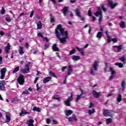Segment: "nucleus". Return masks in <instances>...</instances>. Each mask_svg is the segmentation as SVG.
<instances>
[{
    "label": "nucleus",
    "instance_id": "obj_1",
    "mask_svg": "<svg viewBox=\"0 0 126 126\" xmlns=\"http://www.w3.org/2000/svg\"><path fill=\"white\" fill-rule=\"evenodd\" d=\"M55 34L61 43L62 44L66 43V39L68 38V32L64 31V29L63 28L62 25H59L57 26V28L55 29Z\"/></svg>",
    "mask_w": 126,
    "mask_h": 126
},
{
    "label": "nucleus",
    "instance_id": "obj_2",
    "mask_svg": "<svg viewBox=\"0 0 126 126\" xmlns=\"http://www.w3.org/2000/svg\"><path fill=\"white\" fill-rule=\"evenodd\" d=\"M95 16H98L99 19L98 21L99 23H101L102 21V18H103V16H102V11H101V8L100 7H97V11L94 13Z\"/></svg>",
    "mask_w": 126,
    "mask_h": 126
},
{
    "label": "nucleus",
    "instance_id": "obj_3",
    "mask_svg": "<svg viewBox=\"0 0 126 126\" xmlns=\"http://www.w3.org/2000/svg\"><path fill=\"white\" fill-rule=\"evenodd\" d=\"M17 81L20 85H24L25 82L24 76L23 75H20L17 79Z\"/></svg>",
    "mask_w": 126,
    "mask_h": 126
},
{
    "label": "nucleus",
    "instance_id": "obj_4",
    "mask_svg": "<svg viewBox=\"0 0 126 126\" xmlns=\"http://www.w3.org/2000/svg\"><path fill=\"white\" fill-rule=\"evenodd\" d=\"M6 72V68L4 67L0 70V79H3L5 76V73Z\"/></svg>",
    "mask_w": 126,
    "mask_h": 126
},
{
    "label": "nucleus",
    "instance_id": "obj_5",
    "mask_svg": "<svg viewBox=\"0 0 126 126\" xmlns=\"http://www.w3.org/2000/svg\"><path fill=\"white\" fill-rule=\"evenodd\" d=\"M108 4H109L112 9H114L115 6L118 5V3H114V1L112 0H108Z\"/></svg>",
    "mask_w": 126,
    "mask_h": 126
},
{
    "label": "nucleus",
    "instance_id": "obj_6",
    "mask_svg": "<svg viewBox=\"0 0 126 126\" xmlns=\"http://www.w3.org/2000/svg\"><path fill=\"white\" fill-rule=\"evenodd\" d=\"M113 111L112 110H105L103 112V115L105 117H107V116H110V117H112V112Z\"/></svg>",
    "mask_w": 126,
    "mask_h": 126
},
{
    "label": "nucleus",
    "instance_id": "obj_7",
    "mask_svg": "<svg viewBox=\"0 0 126 126\" xmlns=\"http://www.w3.org/2000/svg\"><path fill=\"white\" fill-rule=\"evenodd\" d=\"M4 85H5V81L4 80L0 81V90H4Z\"/></svg>",
    "mask_w": 126,
    "mask_h": 126
},
{
    "label": "nucleus",
    "instance_id": "obj_8",
    "mask_svg": "<svg viewBox=\"0 0 126 126\" xmlns=\"http://www.w3.org/2000/svg\"><path fill=\"white\" fill-rule=\"evenodd\" d=\"M68 120L69 122H72V121H77V118H76V116L74 114H73L71 117H69Z\"/></svg>",
    "mask_w": 126,
    "mask_h": 126
},
{
    "label": "nucleus",
    "instance_id": "obj_9",
    "mask_svg": "<svg viewBox=\"0 0 126 126\" xmlns=\"http://www.w3.org/2000/svg\"><path fill=\"white\" fill-rule=\"evenodd\" d=\"M34 121L33 119H30L27 121V124L29 126H34Z\"/></svg>",
    "mask_w": 126,
    "mask_h": 126
},
{
    "label": "nucleus",
    "instance_id": "obj_10",
    "mask_svg": "<svg viewBox=\"0 0 126 126\" xmlns=\"http://www.w3.org/2000/svg\"><path fill=\"white\" fill-rule=\"evenodd\" d=\"M63 13L64 16H66V14L68 13V7L65 6L63 9Z\"/></svg>",
    "mask_w": 126,
    "mask_h": 126
},
{
    "label": "nucleus",
    "instance_id": "obj_11",
    "mask_svg": "<svg viewBox=\"0 0 126 126\" xmlns=\"http://www.w3.org/2000/svg\"><path fill=\"white\" fill-rule=\"evenodd\" d=\"M72 73V65H69L68 67L67 75H70Z\"/></svg>",
    "mask_w": 126,
    "mask_h": 126
},
{
    "label": "nucleus",
    "instance_id": "obj_12",
    "mask_svg": "<svg viewBox=\"0 0 126 126\" xmlns=\"http://www.w3.org/2000/svg\"><path fill=\"white\" fill-rule=\"evenodd\" d=\"M73 113V111L71 110H65V114L67 117H69V116H70Z\"/></svg>",
    "mask_w": 126,
    "mask_h": 126
},
{
    "label": "nucleus",
    "instance_id": "obj_13",
    "mask_svg": "<svg viewBox=\"0 0 126 126\" xmlns=\"http://www.w3.org/2000/svg\"><path fill=\"white\" fill-rule=\"evenodd\" d=\"M93 94L94 97H95V98H99V96H100V93H97L95 91H93Z\"/></svg>",
    "mask_w": 126,
    "mask_h": 126
},
{
    "label": "nucleus",
    "instance_id": "obj_14",
    "mask_svg": "<svg viewBox=\"0 0 126 126\" xmlns=\"http://www.w3.org/2000/svg\"><path fill=\"white\" fill-rule=\"evenodd\" d=\"M121 86H122V89H121L122 91H125L126 89V81L124 80L122 81Z\"/></svg>",
    "mask_w": 126,
    "mask_h": 126
},
{
    "label": "nucleus",
    "instance_id": "obj_15",
    "mask_svg": "<svg viewBox=\"0 0 126 126\" xmlns=\"http://www.w3.org/2000/svg\"><path fill=\"white\" fill-rule=\"evenodd\" d=\"M110 70L111 75H116L117 74V72H116V70L114 69V67H110Z\"/></svg>",
    "mask_w": 126,
    "mask_h": 126
},
{
    "label": "nucleus",
    "instance_id": "obj_16",
    "mask_svg": "<svg viewBox=\"0 0 126 126\" xmlns=\"http://www.w3.org/2000/svg\"><path fill=\"white\" fill-rule=\"evenodd\" d=\"M52 78H51V77H46L44 78L43 80V83H47V82H49V81H51V80Z\"/></svg>",
    "mask_w": 126,
    "mask_h": 126
},
{
    "label": "nucleus",
    "instance_id": "obj_17",
    "mask_svg": "<svg viewBox=\"0 0 126 126\" xmlns=\"http://www.w3.org/2000/svg\"><path fill=\"white\" fill-rule=\"evenodd\" d=\"M18 52H19V54H20V55H22L24 54V51L23 50V47H22V46L19 47Z\"/></svg>",
    "mask_w": 126,
    "mask_h": 126
},
{
    "label": "nucleus",
    "instance_id": "obj_18",
    "mask_svg": "<svg viewBox=\"0 0 126 126\" xmlns=\"http://www.w3.org/2000/svg\"><path fill=\"white\" fill-rule=\"evenodd\" d=\"M99 63V62L95 61L93 64V68L94 70H97V67H98V64Z\"/></svg>",
    "mask_w": 126,
    "mask_h": 126
},
{
    "label": "nucleus",
    "instance_id": "obj_19",
    "mask_svg": "<svg viewBox=\"0 0 126 126\" xmlns=\"http://www.w3.org/2000/svg\"><path fill=\"white\" fill-rule=\"evenodd\" d=\"M52 50H53V51L54 52H59V48H58V47L57 46V44H54L53 46H52Z\"/></svg>",
    "mask_w": 126,
    "mask_h": 126
},
{
    "label": "nucleus",
    "instance_id": "obj_20",
    "mask_svg": "<svg viewBox=\"0 0 126 126\" xmlns=\"http://www.w3.org/2000/svg\"><path fill=\"white\" fill-rule=\"evenodd\" d=\"M73 61H77L80 60V56L74 55L72 57Z\"/></svg>",
    "mask_w": 126,
    "mask_h": 126
},
{
    "label": "nucleus",
    "instance_id": "obj_21",
    "mask_svg": "<svg viewBox=\"0 0 126 126\" xmlns=\"http://www.w3.org/2000/svg\"><path fill=\"white\" fill-rule=\"evenodd\" d=\"M117 102L118 103H121L122 101H123V97L122 96V94H118L117 96Z\"/></svg>",
    "mask_w": 126,
    "mask_h": 126
},
{
    "label": "nucleus",
    "instance_id": "obj_22",
    "mask_svg": "<svg viewBox=\"0 0 126 126\" xmlns=\"http://www.w3.org/2000/svg\"><path fill=\"white\" fill-rule=\"evenodd\" d=\"M75 12L76 13V15L78 16V17H81V13H80V10L77 8L75 10Z\"/></svg>",
    "mask_w": 126,
    "mask_h": 126
},
{
    "label": "nucleus",
    "instance_id": "obj_23",
    "mask_svg": "<svg viewBox=\"0 0 126 126\" xmlns=\"http://www.w3.org/2000/svg\"><path fill=\"white\" fill-rule=\"evenodd\" d=\"M21 72L22 73L25 74V73H28L30 70L29 69H21L20 70Z\"/></svg>",
    "mask_w": 126,
    "mask_h": 126
},
{
    "label": "nucleus",
    "instance_id": "obj_24",
    "mask_svg": "<svg viewBox=\"0 0 126 126\" xmlns=\"http://www.w3.org/2000/svg\"><path fill=\"white\" fill-rule=\"evenodd\" d=\"M37 29H42V23H41V21H38L37 23Z\"/></svg>",
    "mask_w": 126,
    "mask_h": 126
},
{
    "label": "nucleus",
    "instance_id": "obj_25",
    "mask_svg": "<svg viewBox=\"0 0 126 126\" xmlns=\"http://www.w3.org/2000/svg\"><path fill=\"white\" fill-rule=\"evenodd\" d=\"M9 50H10V47L9 46V43H8L6 46L5 47V52H6V53L7 54Z\"/></svg>",
    "mask_w": 126,
    "mask_h": 126
},
{
    "label": "nucleus",
    "instance_id": "obj_26",
    "mask_svg": "<svg viewBox=\"0 0 126 126\" xmlns=\"http://www.w3.org/2000/svg\"><path fill=\"white\" fill-rule=\"evenodd\" d=\"M49 73L50 76H52V77H55V78H58V76L56 75V74L54 72L52 71H50Z\"/></svg>",
    "mask_w": 126,
    "mask_h": 126
},
{
    "label": "nucleus",
    "instance_id": "obj_27",
    "mask_svg": "<svg viewBox=\"0 0 126 126\" xmlns=\"http://www.w3.org/2000/svg\"><path fill=\"white\" fill-rule=\"evenodd\" d=\"M6 17L5 18L6 21L7 22H10L11 21V19L10 18V17L9 16V15H6Z\"/></svg>",
    "mask_w": 126,
    "mask_h": 126
},
{
    "label": "nucleus",
    "instance_id": "obj_28",
    "mask_svg": "<svg viewBox=\"0 0 126 126\" xmlns=\"http://www.w3.org/2000/svg\"><path fill=\"white\" fill-rule=\"evenodd\" d=\"M102 36H103V34H102V32H98L96 34V37L98 38L99 39H101Z\"/></svg>",
    "mask_w": 126,
    "mask_h": 126
},
{
    "label": "nucleus",
    "instance_id": "obj_29",
    "mask_svg": "<svg viewBox=\"0 0 126 126\" xmlns=\"http://www.w3.org/2000/svg\"><path fill=\"white\" fill-rule=\"evenodd\" d=\"M114 48H117V52H121L122 50V45H119V46H114Z\"/></svg>",
    "mask_w": 126,
    "mask_h": 126
},
{
    "label": "nucleus",
    "instance_id": "obj_30",
    "mask_svg": "<svg viewBox=\"0 0 126 126\" xmlns=\"http://www.w3.org/2000/svg\"><path fill=\"white\" fill-rule=\"evenodd\" d=\"M10 116L8 115H6V123H9V122H10Z\"/></svg>",
    "mask_w": 126,
    "mask_h": 126
},
{
    "label": "nucleus",
    "instance_id": "obj_31",
    "mask_svg": "<svg viewBox=\"0 0 126 126\" xmlns=\"http://www.w3.org/2000/svg\"><path fill=\"white\" fill-rule=\"evenodd\" d=\"M115 64L117 66H119V67H120L121 68H122V67H124V64H123V63H116Z\"/></svg>",
    "mask_w": 126,
    "mask_h": 126
},
{
    "label": "nucleus",
    "instance_id": "obj_32",
    "mask_svg": "<svg viewBox=\"0 0 126 126\" xmlns=\"http://www.w3.org/2000/svg\"><path fill=\"white\" fill-rule=\"evenodd\" d=\"M119 60L120 61H121L123 63H126V58H125V56H123L119 59Z\"/></svg>",
    "mask_w": 126,
    "mask_h": 126
},
{
    "label": "nucleus",
    "instance_id": "obj_33",
    "mask_svg": "<svg viewBox=\"0 0 126 126\" xmlns=\"http://www.w3.org/2000/svg\"><path fill=\"white\" fill-rule=\"evenodd\" d=\"M64 102L66 106H68V107L70 106V101H69V100H65Z\"/></svg>",
    "mask_w": 126,
    "mask_h": 126
},
{
    "label": "nucleus",
    "instance_id": "obj_34",
    "mask_svg": "<svg viewBox=\"0 0 126 126\" xmlns=\"http://www.w3.org/2000/svg\"><path fill=\"white\" fill-rule=\"evenodd\" d=\"M82 95H83V94H81L80 95H78L77 96V98H76V102L77 103L78 102L79 100H80V98H81V96H82Z\"/></svg>",
    "mask_w": 126,
    "mask_h": 126
},
{
    "label": "nucleus",
    "instance_id": "obj_35",
    "mask_svg": "<svg viewBox=\"0 0 126 126\" xmlns=\"http://www.w3.org/2000/svg\"><path fill=\"white\" fill-rule=\"evenodd\" d=\"M27 114H29V112H27L26 111H22L21 112H20L19 113V116H20V117H22V116H23V115H27Z\"/></svg>",
    "mask_w": 126,
    "mask_h": 126
},
{
    "label": "nucleus",
    "instance_id": "obj_36",
    "mask_svg": "<svg viewBox=\"0 0 126 126\" xmlns=\"http://www.w3.org/2000/svg\"><path fill=\"white\" fill-rule=\"evenodd\" d=\"M88 112L90 115H92V114H94V113H95V110L94 109H90Z\"/></svg>",
    "mask_w": 126,
    "mask_h": 126
},
{
    "label": "nucleus",
    "instance_id": "obj_37",
    "mask_svg": "<svg viewBox=\"0 0 126 126\" xmlns=\"http://www.w3.org/2000/svg\"><path fill=\"white\" fill-rule=\"evenodd\" d=\"M106 125H108L109 124H111L112 122V120L111 118H108L106 119Z\"/></svg>",
    "mask_w": 126,
    "mask_h": 126
},
{
    "label": "nucleus",
    "instance_id": "obj_38",
    "mask_svg": "<svg viewBox=\"0 0 126 126\" xmlns=\"http://www.w3.org/2000/svg\"><path fill=\"white\" fill-rule=\"evenodd\" d=\"M125 26H126V24L125 22L124 21H121V22L120 23V27L121 28H124Z\"/></svg>",
    "mask_w": 126,
    "mask_h": 126
},
{
    "label": "nucleus",
    "instance_id": "obj_39",
    "mask_svg": "<svg viewBox=\"0 0 126 126\" xmlns=\"http://www.w3.org/2000/svg\"><path fill=\"white\" fill-rule=\"evenodd\" d=\"M67 100L69 102H70L71 101H72V100H73V94H72V93H71V95L70 97H68Z\"/></svg>",
    "mask_w": 126,
    "mask_h": 126
},
{
    "label": "nucleus",
    "instance_id": "obj_40",
    "mask_svg": "<svg viewBox=\"0 0 126 126\" xmlns=\"http://www.w3.org/2000/svg\"><path fill=\"white\" fill-rule=\"evenodd\" d=\"M11 101L12 103H17L19 101V100L17 98H15L13 100H12Z\"/></svg>",
    "mask_w": 126,
    "mask_h": 126
},
{
    "label": "nucleus",
    "instance_id": "obj_41",
    "mask_svg": "<svg viewBox=\"0 0 126 126\" xmlns=\"http://www.w3.org/2000/svg\"><path fill=\"white\" fill-rule=\"evenodd\" d=\"M18 70H19V66L16 67V68L13 71V72L14 73H16V72H18Z\"/></svg>",
    "mask_w": 126,
    "mask_h": 126
},
{
    "label": "nucleus",
    "instance_id": "obj_42",
    "mask_svg": "<svg viewBox=\"0 0 126 126\" xmlns=\"http://www.w3.org/2000/svg\"><path fill=\"white\" fill-rule=\"evenodd\" d=\"M32 110L33 111H35L36 112H40V109L39 107H34L33 108Z\"/></svg>",
    "mask_w": 126,
    "mask_h": 126
},
{
    "label": "nucleus",
    "instance_id": "obj_43",
    "mask_svg": "<svg viewBox=\"0 0 126 126\" xmlns=\"http://www.w3.org/2000/svg\"><path fill=\"white\" fill-rule=\"evenodd\" d=\"M88 15L89 16H92V10L91 8H90L88 11Z\"/></svg>",
    "mask_w": 126,
    "mask_h": 126
},
{
    "label": "nucleus",
    "instance_id": "obj_44",
    "mask_svg": "<svg viewBox=\"0 0 126 126\" xmlns=\"http://www.w3.org/2000/svg\"><path fill=\"white\" fill-rule=\"evenodd\" d=\"M75 54V49H72L70 51L69 55L70 56H71V55H73Z\"/></svg>",
    "mask_w": 126,
    "mask_h": 126
},
{
    "label": "nucleus",
    "instance_id": "obj_45",
    "mask_svg": "<svg viewBox=\"0 0 126 126\" xmlns=\"http://www.w3.org/2000/svg\"><path fill=\"white\" fill-rule=\"evenodd\" d=\"M5 12V10L4 9V8H3V7H2L1 8V11H0V13H1V14H2V15H3V14H4Z\"/></svg>",
    "mask_w": 126,
    "mask_h": 126
},
{
    "label": "nucleus",
    "instance_id": "obj_46",
    "mask_svg": "<svg viewBox=\"0 0 126 126\" xmlns=\"http://www.w3.org/2000/svg\"><path fill=\"white\" fill-rule=\"evenodd\" d=\"M29 94V92L27 90L26 91H23L22 93V95H24L25 94Z\"/></svg>",
    "mask_w": 126,
    "mask_h": 126
},
{
    "label": "nucleus",
    "instance_id": "obj_47",
    "mask_svg": "<svg viewBox=\"0 0 126 126\" xmlns=\"http://www.w3.org/2000/svg\"><path fill=\"white\" fill-rule=\"evenodd\" d=\"M116 75H112L109 77V80H113L115 78Z\"/></svg>",
    "mask_w": 126,
    "mask_h": 126
},
{
    "label": "nucleus",
    "instance_id": "obj_48",
    "mask_svg": "<svg viewBox=\"0 0 126 126\" xmlns=\"http://www.w3.org/2000/svg\"><path fill=\"white\" fill-rule=\"evenodd\" d=\"M29 63H27L25 64V67L26 69H29Z\"/></svg>",
    "mask_w": 126,
    "mask_h": 126
},
{
    "label": "nucleus",
    "instance_id": "obj_49",
    "mask_svg": "<svg viewBox=\"0 0 126 126\" xmlns=\"http://www.w3.org/2000/svg\"><path fill=\"white\" fill-rule=\"evenodd\" d=\"M50 22L51 23H54L55 22V18L53 16H51V18H50Z\"/></svg>",
    "mask_w": 126,
    "mask_h": 126
},
{
    "label": "nucleus",
    "instance_id": "obj_50",
    "mask_svg": "<svg viewBox=\"0 0 126 126\" xmlns=\"http://www.w3.org/2000/svg\"><path fill=\"white\" fill-rule=\"evenodd\" d=\"M49 44H45L44 45V48H43V49L47 50V49H48V48H49Z\"/></svg>",
    "mask_w": 126,
    "mask_h": 126
},
{
    "label": "nucleus",
    "instance_id": "obj_51",
    "mask_svg": "<svg viewBox=\"0 0 126 126\" xmlns=\"http://www.w3.org/2000/svg\"><path fill=\"white\" fill-rule=\"evenodd\" d=\"M32 51H33V54H34V55H36V54H37V52H38V50L35 49H32Z\"/></svg>",
    "mask_w": 126,
    "mask_h": 126
},
{
    "label": "nucleus",
    "instance_id": "obj_52",
    "mask_svg": "<svg viewBox=\"0 0 126 126\" xmlns=\"http://www.w3.org/2000/svg\"><path fill=\"white\" fill-rule=\"evenodd\" d=\"M111 41H112V42H113L114 43H117L118 39H117V38H112Z\"/></svg>",
    "mask_w": 126,
    "mask_h": 126
},
{
    "label": "nucleus",
    "instance_id": "obj_53",
    "mask_svg": "<svg viewBox=\"0 0 126 126\" xmlns=\"http://www.w3.org/2000/svg\"><path fill=\"white\" fill-rule=\"evenodd\" d=\"M53 99L54 100H58V101H61V98L60 97H56L55 96H53Z\"/></svg>",
    "mask_w": 126,
    "mask_h": 126
},
{
    "label": "nucleus",
    "instance_id": "obj_54",
    "mask_svg": "<svg viewBox=\"0 0 126 126\" xmlns=\"http://www.w3.org/2000/svg\"><path fill=\"white\" fill-rule=\"evenodd\" d=\"M76 49L78 50V51H79V52H80V53H81L83 51V49L79 47H77Z\"/></svg>",
    "mask_w": 126,
    "mask_h": 126
},
{
    "label": "nucleus",
    "instance_id": "obj_55",
    "mask_svg": "<svg viewBox=\"0 0 126 126\" xmlns=\"http://www.w3.org/2000/svg\"><path fill=\"white\" fill-rule=\"evenodd\" d=\"M33 15H34V11H32L31 13V14H30V17L31 18H32V17H33Z\"/></svg>",
    "mask_w": 126,
    "mask_h": 126
},
{
    "label": "nucleus",
    "instance_id": "obj_56",
    "mask_svg": "<svg viewBox=\"0 0 126 126\" xmlns=\"http://www.w3.org/2000/svg\"><path fill=\"white\" fill-rule=\"evenodd\" d=\"M36 91H39V90H41V88H40V87H39V85L38 84H36Z\"/></svg>",
    "mask_w": 126,
    "mask_h": 126
},
{
    "label": "nucleus",
    "instance_id": "obj_57",
    "mask_svg": "<svg viewBox=\"0 0 126 126\" xmlns=\"http://www.w3.org/2000/svg\"><path fill=\"white\" fill-rule=\"evenodd\" d=\"M93 107H94V104L92 102H91L89 108H93Z\"/></svg>",
    "mask_w": 126,
    "mask_h": 126
},
{
    "label": "nucleus",
    "instance_id": "obj_58",
    "mask_svg": "<svg viewBox=\"0 0 126 126\" xmlns=\"http://www.w3.org/2000/svg\"><path fill=\"white\" fill-rule=\"evenodd\" d=\"M46 123H47V125H49V124H50L51 123V119H47Z\"/></svg>",
    "mask_w": 126,
    "mask_h": 126
},
{
    "label": "nucleus",
    "instance_id": "obj_59",
    "mask_svg": "<svg viewBox=\"0 0 126 126\" xmlns=\"http://www.w3.org/2000/svg\"><path fill=\"white\" fill-rule=\"evenodd\" d=\"M53 122L54 125H58V121H57V120H55V119H53Z\"/></svg>",
    "mask_w": 126,
    "mask_h": 126
},
{
    "label": "nucleus",
    "instance_id": "obj_60",
    "mask_svg": "<svg viewBox=\"0 0 126 126\" xmlns=\"http://www.w3.org/2000/svg\"><path fill=\"white\" fill-rule=\"evenodd\" d=\"M101 8L103 10V11H106L107 9H106V8H105V7L104 6H102Z\"/></svg>",
    "mask_w": 126,
    "mask_h": 126
},
{
    "label": "nucleus",
    "instance_id": "obj_61",
    "mask_svg": "<svg viewBox=\"0 0 126 126\" xmlns=\"http://www.w3.org/2000/svg\"><path fill=\"white\" fill-rule=\"evenodd\" d=\"M38 37H41V38H43V34L42 33H38Z\"/></svg>",
    "mask_w": 126,
    "mask_h": 126
},
{
    "label": "nucleus",
    "instance_id": "obj_62",
    "mask_svg": "<svg viewBox=\"0 0 126 126\" xmlns=\"http://www.w3.org/2000/svg\"><path fill=\"white\" fill-rule=\"evenodd\" d=\"M39 79V77H36L35 78L34 83H37V81H38V80Z\"/></svg>",
    "mask_w": 126,
    "mask_h": 126
},
{
    "label": "nucleus",
    "instance_id": "obj_63",
    "mask_svg": "<svg viewBox=\"0 0 126 126\" xmlns=\"http://www.w3.org/2000/svg\"><path fill=\"white\" fill-rule=\"evenodd\" d=\"M108 39H107V43H110V42H111V38H110V36L109 37H107Z\"/></svg>",
    "mask_w": 126,
    "mask_h": 126
},
{
    "label": "nucleus",
    "instance_id": "obj_64",
    "mask_svg": "<svg viewBox=\"0 0 126 126\" xmlns=\"http://www.w3.org/2000/svg\"><path fill=\"white\" fill-rule=\"evenodd\" d=\"M23 15H24V13L23 12L21 13L19 15V17H18V18H20V17H21V16H23Z\"/></svg>",
    "mask_w": 126,
    "mask_h": 126
}]
</instances>
